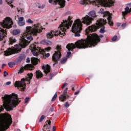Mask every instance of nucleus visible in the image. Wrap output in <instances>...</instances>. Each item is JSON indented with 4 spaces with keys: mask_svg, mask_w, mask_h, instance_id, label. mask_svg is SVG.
I'll list each match as a JSON object with an SVG mask.
<instances>
[{
    "mask_svg": "<svg viewBox=\"0 0 131 131\" xmlns=\"http://www.w3.org/2000/svg\"><path fill=\"white\" fill-rule=\"evenodd\" d=\"M42 28L40 24H36L32 27L28 26L26 27V31L21 35L19 40V45H16L12 48H9L4 51L5 56H10L13 54H17L21 52L22 48H26L27 45L33 39L31 35L36 36L38 33L42 31Z\"/></svg>",
    "mask_w": 131,
    "mask_h": 131,
    "instance_id": "obj_1",
    "label": "nucleus"
},
{
    "mask_svg": "<svg viewBox=\"0 0 131 131\" xmlns=\"http://www.w3.org/2000/svg\"><path fill=\"white\" fill-rule=\"evenodd\" d=\"M106 23L107 19H100L97 21L96 25L89 26L85 31L87 38L86 39H82L76 42V48L78 49H86V48H93V47L96 46L101 39H100V37L98 35L95 33L92 34V32L97 31V29H99L100 27L105 25Z\"/></svg>",
    "mask_w": 131,
    "mask_h": 131,
    "instance_id": "obj_2",
    "label": "nucleus"
},
{
    "mask_svg": "<svg viewBox=\"0 0 131 131\" xmlns=\"http://www.w3.org/2000/svg\"><path fill=\"white\" fill-rule=\"evenodd\" d=\"M3 106H0V112L4 111V108L7 111L13 110L21 101L19 100L18 95L16 94H12L11 95H5L2 97Z\"/></svg>",
    "mask_w": 131,
    "mask_h": 131,
    "instance_id": "obj_3",
    "label": "nucleus"
},
{
    "mask_svg": "<svg viewBox=\"0 0 131 131\" xmlns=\"http://www.w3.org/2000/svg\"><path fill=\"white\" fill-rule=\"evenodd\" d=\"M73 21L72 20V17L69 16L67 20H63V22L59 25L57 30H54L47 33L46 36L48 38H53L54 36H58V35H65L66 30L69 29L71 27Z\"/></svg>",
    "mask_w": 131,
    "mask_h": 131,
    "instance_id": "obj_4",
    "label": "nucleus"
},
{
    "mask_svg": "<svg viewBox=\"0 0 131 131\" xmlns=\"http://www.w3.org/2000/svg\"><path fill=\"white\" fill-rule=\"evenodd\" d=\"M114 0H94L91 2L90 0H81L80 4L81 5H89L90 4H93L95 6H97L98 7L100 6H103V7H113L114 5Z\"/></svg>",
    "mask_w": 131,
    "mask_h": 131,
    "instance_id": "obj_5",
    "label": "nucleus"
},
{
    "mask_svg": "<svg viewBox=\"0 0 131 131\" xmlns=\"http://www.w3.org/2000/svg\"><path fill=\"white\" fill-rule=\"evenodd\" d=\"M13 24V20L9 17H7L0 23V40L4 39V37L7 34V31L3 28L10 29V28H12Z\"/></svg>",
    "mask_w": 131,
    "mask_h": 131,
    "instance_id": "obj_6",
    "label": "nucleus"
},
{
    "mask_svg": "<svg viewBox=\"0 0 131 131\" xmlns=\"http://www.w3.org/2000/svg\"><path fill=\"white\" fill-rule=\"evenodd\" d=\"M13 121L11 115L7 114L0 118V131H6L12 124Z\"/></svg>",
    "mask_w": 131,
    "mask_h": 131,
    "instance_id": "obj_7",
    "label": "nucleus"
},
{
    "mask_svg": "<svg viewBox=\"0 0 131 131\" xmlns=\"http://www.w3.org/2000/svg\"><path fill=\"white\" fill-rule=\"evenodd\" d=\"M32 74H28L26 79H22L21 81H16L15 83V88H17L19 91H24L26 86V81H28V84L30 83V80L32 78Z\"/></svg>",
    "mask_w": 131,
    "mask_h": 131,
    "instance_id": "obj_8",
    "label": "nucleus"
},
{
    "mask_svg": "<svg viewBox=\"0 0 131 131\" xmlns=\"http://www.w3.org/2000/svg\"><path fill=\"white\" fill-rule=\"evenodd\" d=\"M82 30V24L79 19H76L72 27V31L75 33V36H80V32Z\"/></svg>",
    "mask_w": 131,
    "mask_h": 131,
    "instance_id": "obj_9",
    "label": "nucleus"
},
{
    "mask_svg": "<svg viewBox=\"0 0 131 131\" xmlns=\"http://www.w3.org/2000/svg\"><path fill=\"white\" fill-rule=\"evenodd\" d=\"M97 17L96 12L93 10L88 13V15H86L85 17L82 18V23L86 24V25H90L92 24V21L94 20V18Z\"/></svg>",
    "mask_w": 131,
    "mask_h": 131,
    "instance_id": "obj_10",
    "label": "nucleus"
},
{
    "mask_svg": "<svg viewBox=\"0 0 131 131\" xmlns=\"http://www.w3.org/2000/svg\"><path fill=\"white\" fill-rule=\"evenodd\" d=\"M98 14H101L103 17H106L108 20V24L111 26L113 25V22L111 21L112 17L111 16V13H110L108 11H104L103 9H101L98 12Z\"/></svg>",
    "mask_w": 131,
    "mask_h": 131,
    "instance_id": "obj_11",
    "label": "nucleus"
},
{
    "mask_svg": "<svg viewBox=\"0 0 131 131\" xmlns=\"http://www.w3.org/2000/svg\"><path fill=\"white\" fill-rule=\"evenodd\" d=\"M62 51V48L61 46L57 45L56 47V51H55V53L53 55L52 60L54 62H58L61 58L62 55L61 52Z\"/></svg>",
    "mask_w": 131,
    "mask_h": 131,
    "instance_id": "obj_12",
    "label": "nucleus"
},
{
    "mask_svg": "<svg viewBox=\"0 0 131 131\" xmlns=\"http://www.w3.org/2000/svg\"><path fill=\"white\" fill-rule=\"evenodd\" d=\"M30 47L33 56L35 57L38 56L39 54H43V53H45V50L40 49L39 47L36 48V46L34 44L31 45Z\"/></svg>",
    "mask_w": 131,
    "mask_h": 131,
    "instance_id": "obj_13",
    "label": "nucleus"
},
{
    "mask_svg": "<svg viewBox=\"0 0 131 131\" xmlns=\"http://www.w3.org/2000/svg\"><path fill=\"white\" fill-rule=\"evenodd\" d=\"M49 3L52 5H59L61 8L65 7V0H49Z\"/></svg>",
    "mask_w": 131,
    "mask_h": 131,
    "instance_id": "obj_14",
    "label": "nucleus"
},
{
    "mask_svg": "<svg viewBox=\"0 0 131 131\" xmlns=\"http://www.w3.org/2000/svg\"><path fill=\"white\" fill-rule=\"evenodd\" d=\"M33 68V67L31 64H27V66H25V67H22L19 70L18 73L21 74V73H23L24 72V70L26 69H29V70H32V69Z\"/></svg>",
    "mask_w": 131,
    "mask_h": 131,
    "instance_id": "obj_15",
    "label": "nucleus"
},
{
    "mask_svg": "<svg viewBox=\"0 0 131 131\" xmlns=\"http://www.w3.org/2000/svg\"><path fill=\"white\" fill-rule=\"evenodd\" d=\"M68 91V88H66L64 91H63V93L62 95H61L60 97H59V100L60 101H61V102H64L65 101V100H66V94H67V92Z\"/></svg>",
    "mask_w": 131,
    "mask_h": 131,
    "instance_id": "obj_16",
    "label": "nucleus"
},
{
    "mask_svg": "<svg viewBox=\"0 0 131 131\" xmlns=\"http://www.w3.org/2000/svg\"><path fill=\"white\" fill-rule=\"evenodd\" d=\"M125 11L122 12V15L123 16V18L124 19H125V16H126L127 14H129V13H131V8H129L128 7H126L124 9Z\"/></svg>",
    "mask_w": 131,
    "mask_h": 131,
    "instance_id": "obj_17",
    "label": "nucleus"
},
{
    "mask_svg": "<svg viewBox=\"0 0 131 131\" xmlns=\"http://www.w3.org/2000/svg\"><path fill=\"white\" fill-rule=\"evenodd\" d=\"M42 68L43 70V72H45L46 74L51 71V67L49 64L43 66Z\"/></svg>",
    "mask_w": 131,
    "mask_h": 131,
    "instance_id": "obj_18",
    "label": "nucleus"
},
{
    "mask_svg": "<svg viewBox=\"0 0 131 131\" xmlns=\"http://www.w3.org/2000/svg\"><path fill=\"white\" fill-rule=\"evenodd\" d=\"M18 21V25L19 26H24L25 25V21H24V17H19V16L17 15Z\"/></svg>",
    "mask_w": 131,
    "mask_h": 131,
    "instance_id": "obj_19",
    "label": "nucleus"
},
{
    "mask_svg": "<svg viewBox=\"0 0 131 131\" xmlns=\"http://www.w3.org/2000/svg\"><path fill=\"white\" fill-rule=\"evenodd\" d=\"M66 48L68 51H72L75 49V45L73 43H69L67 45Z\"/></svg>",
    "mask_w": 131,
    "mask_h": 131,
    "instance_id": "obj_20",
    "label": "nucleus"
},
{
    "mask_svg": "<svg viewBox=\"0 0 131 131\" xmlns=\"http://www.w3.org/2000/svg\"><path fill=\"white\" fill-rule=\"evenodd\" d=\"M16 41H17V39H16V38H15V37H10L9 38V43H10V45H12L14 43L16 42Z\"/></svg>",
    "mask_w": 131,
    "mask_h": 131,
    "instance_id": "obj_21",
    "label": "nucleus"
},
{
    "mask_svg": "<svg viewBox=\"0 0 131 131\" xmlns=\"http://www.w3.org/2000/svg\"><path fill=\"white\" fill-rule=\"evenodd\" d=\"M42 73H41L40 71H37L36 72V76L37 78H41V77H42Z\"/></svg>",
    "mask_w": 131,
    "mask_h": 131,
    "instance_id": "obj_22",
    "label": "nucleus"
},
{
    "mask_svg": "<svg viewBox=\"0 0 131 131\" xmlns=\"http://www.w3.org/2000/svg\"><path fill=\"white\" fill-rule=\"evenodd\" d=\"M42 45H47L48 46H51L52 45V42L51 41L44 40L41 42Z\"/></svg>",
    "mask_w": 131,
    "mask_h": 131,
    "instance_id": "obj_23",
    "label": "nucleus"
},
{
    "mask_svg": "<svg viewBox=\"0 0 131 131\" xmlns=\"http://www.w3.org/2000/svg\"><path fill=\"white\" fill-rule=\"evenodd\" d=\"M25 57H26L25 54H20L17 59L18 62H21L22 60H24V59H25Z\"/></svg>",
    "mask_w": 131,
    "mask_h": 131,
    "instance_id": "obj_24",
    "label": "nucleus"
},
{
    "mask_svg": "<svg viewBox=\"0 0 131 131\" xmlns=\"http://www.w3.org/2000/svg\"><path fill=\"white\" fill-rule=\"evenodd\" d=\"M6 2L9 7H11V8H14V5L12 4V3H13L14 0H7Z\"/></svg>",
    "mask_w": 131,
    "mask_h": 131,
    "instance_id": "obj_25",
    "label": "nucleus"
},
{
    "mask_svg": "<svg viewBox=\"0 0 131 131\" xmlns=\"http://www.w3.org/2000/svg\"><path fill=\"white\" fill-rule=\"evenodd\" d=\"M20 32H21V31L19 29H15L13 31L12 33L14 35H17V34H19Z\"/></svg>",
    "mask_w": 131,
    "mask_h": 131,
    "instance_id": "obj_26",
    "label": "nucleus"
},
{
    "mask_svg": "<svg viewBox=\"0 0 131 131\" xmlns=\"http://www.w3.org/2000/svg\"><path fill=\"white\" fill-rule=\"evenodd\" d=\"M32 62L33 63V64H37V58L35 57H33L32 58Z\"/></svg>",
    "mask_w": 131,
    "mask_h": 131,
    "instance_id": "obj_27",
    "label": "nucleus"
},
{
    "mask_svg": "<svg viewBox=\"0 0 131 131\" xmlns=\"http://www.w3.org/2000/svg\"><path fill=\"white\" fill-rule=\"evenodd\" d=\"M66 61H67V57L62 58L60 60V63L61 64H64V63L66 62Z\"/></svg>",
    "mask_w": 131,
    "mask_h": 131,
    "instance_id": "obj_28",
    "label": "nucleus"
},
{
    "mask_svg": "<svg viewBox=\"0 0 131 131\" xmlns=\"http://www.w3.org/2000/svg\"><path fill=\"white\" fill-rule=\"evenodd\" d=\"M8 65L10 68H13L14 65H15V62H10L8 63Z\"/></svg>",
    "mask_w": 131,
    "mask_h": 131,
    "instance_id": "obj_29",
    "label": "nucleus"
},
{
    "mask_svg": "<svg viewBox=\"0 0 131 131\" xmlns=\"http://www.w3.org/2000/svg\"><path fill=\"white\" fill-rule=\"evenodd\" d=\"M27 23H28L29 24H33V21H32V20H31V19L29 18L27 19V20L26 21Z\"/></svg>",
    "mask_w": 131,
    "mask_h": 131,
    "instance_id": "obj_30",
    "label": "nucleus"
},
{
    "mask_svg": "<svg viewBox=\"0 0 131 131\" xmlns=\"http://www.w3.org/2000/svg\"><path fill=\"white\" fill-rule=\"evenodd\" d=\"M45 7H46V5L45 4H42L41 5H39L38 6V9H41V10H43V9L45 8Z\"/></svg>",
    "mask_w": 131,
    "mask_h": 131,
    "instance_id": "obj_31",
    "label": "nucleus"
},
{
    "mask_svg": "<svg viewBox=\"0 0 131 131\" xmlns=\"http://www.w3.org/2000/svg\"><path fill=\"white\" fill-rule=\"evenodd\" d=\"M100 33H104L105 32V27H103L100 30Z\"/></svg>",
    "mask_w": 131,
    "mask_h": 131,
    "instance_id": "obj_32",
    "label": "nucleus"
},
{
    "mask_svg": "<svg viewBox=\"0 0 131 131\" xmlns=\"http://www.w3.org/2000/svg\"><path fill=\"white\" fill-rule=\"evenodd\" d=\"M56 99H57V93H55V95H54V96L53 97V98L52 99V102L55 101V100H56Z\"/></svg>",
    "mask_w": 131,
    "mask_h": 131,
    "instance_id": "obj_33",
    "label": "nucleus"
},
{
    "mask_svg": "<svg viewBox=\"0 0 131 131\" xmlns=\"http://www.w3.org/2000/svg\"><path fill=\"white\" fill-rule=\"evenodd\" d=\"M68 85V83L65 82L62 84V85L61 86V89H64V88H66Z\"/></svg>",
    "mask_w": 131,
    "mask_h": 131,
    "instance_id": "obj_34",
    "label": "nucleus"
},
{
    "mask_svg": "<svg viewBox=\"0 0 131 131\" xmlns=\"http://www.w3.org/2000/svg\"><path fill=\"white\" fill-rule=\"evenodd\" d=\"M45 116L42 115L41 116V117L40 118L39 122H41V121H42L43 120V119H45Z\"/></svg>",
    "mask_w": 131,
    "mask_h": 131,
    "instance_id": "obj_35",
    "label": "nucleus"
},
{
    "mask_svg": "<svg viewBox=\"0 0 131 131\" xmlns=\"http://www.w3.org/2000/svg\"><path fill=\"white\" fill-rule=\"evenodd\" d=\"M118 37L117 36H115L112 38V41H116V39H117Z\"/></svg>",
    "mask_w": 131,
    "mask_h": 131,
    "instance_id": "obj_36",
    "label": "nucleus"
},
{
    "mask_svg": "<svg viewBox=\"0 0 131 131\" xmlns=\"http://www.w3.org/2000/svg\"><path fill=\"white\" fill-rule=\"evenodd\" d=\"M71 55V52L69 51L67 52V55L66 56L67 58H69V56Z\"/></svg>",
    "mask_w": 131,
    "mask_h": 131,
    "instance_id": "obj_37",
    "label": "nucleus"
},
{
    "mask_svg": "<svg viewBox=\"0 0 131 131\" xmlns=\"http://www.w3.org/2000/svg\"><path fill=\"white\" fill-rule=\"evenodd\" d=\"M17 11L18 13H22L23 12V10L21 8H17Z\"/></svg>",
    "mask_w": 131,
    "mask_h": 131,
    "instance_id": "obj_38",
    "label": "nucleus"
},
{
    "mask_svg": "<svg viewBox=\"0 0 131 131\" xmlns=\"http://www.w3.org/2000/svg\"><path fill=\"white\" fill-rule=\"evenodd\" d=\"M69 106H70L69 103H68V102H67L64 105V107H66V108H68Z\"/></svg>",
    "mask_w": 131,
    "mask_h": 131,
    "instance_id": "obj_39",
    "label": "nucleus"
},
{
    "mask_svg": "<svg viewBox=\"0 0 131 131\" xmlns=\"http://www.w3.org/2000/svg\"><path fill=\"white\" fill-rule=\"evenodd\" d=\"M8 74H9V73L6 71L4 72V77H6V76H7V75H8Z\"/></svg>",
    "mask_w": 131,
    "mask_h": 131,
    "instance_id": "obj_40",
    "label": "nucleus"
},
{
    "mask_svg": "<svg viewBox=\"0 0 131 131\" xmlns=\"http://www.w3.org/2000/svg\"><path fill=\"white\" fill-rule=\"evenodd\" d=\"M28 101H29V97L26 98L25 99V103H28Z\"/></svg>",
    "mask_w": 131,
    "mask_h": 131,
    "instance_id": "obj_41",
    "label": "nucleus"
},
{
    "mask_svg": "<svg viewBox=\"0 0 131 131\" xmlns=\"http://www.w3.org/2000/svg\"><path fill=\"white\" fill-rule=\"evenodd\" d=\"M51 50V47H48L47 48H45V51L46 52H49V51Z\"/></svg>",
    "mask_w": 131,
    "mask_h": 131,
    "instance_id": "obj_42",
    "label": "nucleus"
},
{
    "mask_svg": "<svg viewBox=\"0 0 131 131\" xmlns=\"http://www.w3.org/2000/svg\"><path fill=\"white\" fill-rule=\"evenodd\" d=\"M126 26V24H123L122 25V27L123 29H124V28H125Z\"/></svg>",
    "mask_w": 131,
    "mask_h": 131,
    "instance_id": "obj_43",
    "label": "nucleus"
},
{
    "mask_svg": "<svg viewBox=\"0 0 131 131\" xmlns=\"http://www.w3.org/2000/svg\"><path fill=\"white\" fill-rule=\"evenodd\" d=\"M46 57L47 58H49V57H50V53H47L46 54Z\"/></svg>",
    "mask_w": 131,
    "mask_h": 131,
    "instance_id": "obj_44",
    "label": "nucleus"
},
{
    "mask_svg": "<svg viewBox=\"0 0 131 131\" xmlns=\"http://www.w3.org/2000/svg\"><path fill=\"white\" fill-rule=\"evenodd\" d=\"M80 92V91H78L76 92L75 93V95H78L79 93Z\"/></svg>",
    "mask_w": 131,
    "mask_h": 131,
    "instance_id": "obj_45",
    "label": "nucleus"
},
{
    "mask_svg": "<svg viewBox=\"0 0 131 131\" xmlns=\"http://www.w3.org/2000/svg\"><path fill=\"white\" fill-rule=\"evenodd\" d=\"M6 84H7V85H10V84H11V82L8 81V82H6Z\"/></svg>",
    "mask_w": 131,
    "mask_h": 131,
    "instance_id": "obj_46",
    "label": "nucleus"
},
{
    "mask_svg": "<svg viewBox=\"0 0 131 131\" xmlns=\"http://www.w3.org/2000/svg\"><path fill=\"white\" fill-rule=\"evenodd\" d=\"M70 14H71V12L70 11H68L66 13V15H70Z\"/></svg>",
    "mask_w": 131,
    "mask_h": 131,
    "instance_id": "obj_47",
    "label": "nucleus"
},
{
    "mask_svg": "<svg viewBox=\"0 0 131 131\" xmlns=\"http://www.w3.org/2000/svg\"><path fill=\"white\" fill-rule=\"evenodd\" d=\"M30 62V59L29 58L27 59V63H29Z\"/></svg>",
    "mask_w": 131,
    "mask_h": 131,
    "instance_id": "obj_48",
    "label": "nucleus"
},
{
    "mask_svg": "<svg viewBox=\"0 0 131 131\" xmlns=\"http://www.w3.org/2000/svg\"><path fill=\"white\" fill-rule=\"evenodd\" d=\"M56 130V127L55 126H53V128H52V131H55Z\"/></svg>",
    "mask_w": 131,
    "mask_h": 131,
    "instance_id": "obj_49",
    "label": "nucleus"
},
{
    "mask_svg": "<svg viewBox=\"0 0 131 131\" xmlns=\"http://www.w3.org/2000/svg\"><path fill=\"white\" fill-rule=\"evenodd\" d=\"M120 25H121L120 23H117V26L118 27H119V26H120Z\"/></svg>",
    "mask_w": 131,
    "mask_h": 131,
    "instance_id": "obj_50",
    "label": "nucleus"
},
{
    "mask_svg": "<svg viewBox=\"0 0 131 131\" xmlns=\"http://www.w3.org/2000/svg\"><path fill=\"white\" fill-rule=\"evenodd\" d=\"M1 5H3V0H0V6H1Z\"/></svg>",
    "mask_w": 131,
    "mask_h": 131,
    "instance_id": "obj_51",
    "label": "nucleus"
},
{
    "mask_svg": "<svg viewBox=\"0 0 131 131\" xmlns=\"http://www.w3.org/2000/svg\"><path fill=\"white\" fill-rule=\"evenodd\" d=\"M5 66H6V64L3 63V64H2V68H4V67H5Z\"/></svg>",
    "mask_w": 131,
    "mask_h": 131,
    "instance_id": "obj_52",
    "label": "nucleus"
},
{
    "mask_svg": "<svg viewBox=\"0 0 131 131\" xmlns=\"http://www.w3.org/2000/svg\"><path fill=\"white\" fill-rule=\"evenodd\" d=\"M51 121H48V124L50 125L51 124Z\"/></svg>",
    "mask_w": 131,
    "mask_h": 131,
    "instance_id": "obj_53",
    "label": "nucleus"
},
{
    "mask_svg": "<svg viewBox=\"0 0 131 131\" xmlns=\"http://www.w3.org/2000/svg\"><path fill=\"white\" fill-rule=\"evenodd\" d=\"M50 76H51V77H53V76H54V74H51Z\"/></svg>",
    "mask_w": 131,
    "mask_h": 131,
    "instance_id": "obj_54",
    "label": "nucleus"
},
{
    "mask_svg": "<svg viewBox=\"0 0 131 131\" xmlns=\"http://www.w3.org/2000/svg\"><path fill=\"white\" fill-rule=\"evenodd\" d=\"M100 37H101L102 38V37H104V35H100Z\"/></svg>",
    "mask_w": 131,
    "mask_h": 131,
    "instance_id": "obj_55",
    "label": "nucleus"
},
{
    "mask_svg": "<svg viewBox=\"0 0 131 131\" xmlns=\"http://www.w3.org/2000/svg\"><path fill=\"white\" fill-rule=\"evenodd\" d=\"M41 11H37V13H41Z\"/></svg>",
    "mask_w": 131,
    "mask_h": 131,
    "instance_id": "obj_56",
    "label": "nucleus"
},
{
    "mask_svg": "<svg viewBox=\"0 0 131 131\" xmlns=\"http://www.w3.org/2000/svg\"><path fill=\"white\" fill-rule=\"evenodd\" d=\"M55 65H56V63H54L53 64V66H55Z\"/></svg>",
    "mask_w": 131,
    "mask_h": 131,
    "instance_id": "obj_57",
    "label": "nucleus"
},
{
    "mask_svg": "<svg viewBox=\"0 0 131 131\" xmlns=\"http://www.w3.org/2000/svg\"><path fill=\"white\" fill-rule=\"evenodd\" d=\"M72 91H74V88L72 89Z\"/></svg>",
    "mask_w": 131,
    "mask_h": 131,
    "instance_id": "obj_58",
    "label": "nucleus"
},
{
    "mask_svg": "<svg viewBox=\"0 0 131 131\" xmlns=\"http://www.w3.org/2000/svg\"><path fill=\"white\" fill-rule=\"evenodd\" d=\"M54 20H55V21H56L57 20V19H55Z\"/></svg>",
    "mask_w": 131,
    "mask_h": 131,
    "instance_id": "obj_59",
    "label": "nucleus"
},
{
    "mask_svg": "<svg viewBox=\"0 0 131 131\" xmlns=\"http://www.w3.org/2000/svg\"><path fill=\"white\" fill-rule=\"evenodd\" d=\"M68 1V2H69V1H70V0H67Z\"/></svg>",
    "mask_w": 131,
    "mask_h": 131,
    "instance_id": "obj_60",
    "label": "nucleus"
},
{
    "mask_svg": "<svg viewBox=\"0 0 131 131\" xmlns=\"http://www.w3.org/2000/svg\"><path fill=\"white\" fill-rule=\"evenodd\" d=\"M46 125H48V123L46 124Z\"/></svg>",
    "mask_w": 131,
    "mask_h": 131,
    "instance_id": "obj_61",
    "label": "nucleus"
},
{
    "mask_svg": "<svg viewBox=\"0 0 131 131\" xmlns=\"http://www.w3.org/2000/svg\"><path fill=\"white\" fill-rule=\"evenodd\" d=\"M45 126H46V125L44 126V127H45Z\"/></svg>",
    "mask_w": 131,
    "mask_h": 131,
    "instance_id": "obj_62",
    "label": "nucleus"
},
{
    "mask_svg": "<svg viewBox=\"0 0 131 131\" xmlns=\"http://www.w3.org/2000/svg\"><path fill=\"white\" fill-rule=\"evenodd\" d=\"M15 20H16V18H15Z\"/></svg>",
    "mask_w": 131,
    "mask_h": 131,
    "instance_id": "obj_63",
    "label": "nucleus"
},
{
    "mask_svg": "<svg viewBox=\"0 0 131 131\" xmlns=\"http://www.w3.org/2000/svg\"><path fill=\"white\" fill-rule=\"evenodd\" d=\"M0 72H1V70H0Z\"/></svg>",
    "mask_w": 131,
    "mask_h": 131,
    "instance_id": "obj_64",
    "label": "nucleus"
}]
</instances>
